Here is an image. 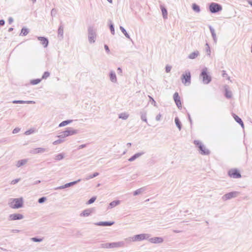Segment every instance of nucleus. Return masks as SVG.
<instances>
[{
	"label": "nucleus",
	"instance_id": "nucleus-1",
	"mask_svg": "<svg viewBox=\"0 0 252 252\" xmlns=\"http://www.w3.org/2000/svg\"><path fill=\"white\" fill-rule=\"evenodd\" d=\"M194 145L198 148L199 153L202 155L208 156L210 154V151L199 140H195L193 141Z\"/></svg>",
	"mask_w": 252,
	"mask_h": 252
},
{
	"label": "nucleus",
	"instance_id": "nucleus-2",
	"mask_svg": "<svg viewBox=\"0 0 252 252\" xmlns=\"http://www.w3.org/2000/svg\"><path fill=\"white\" fill-rule=\"evenodd\" d=\"M208 69L207 67H204L200 74V78H202V82L204 84H209L212 80V77L208 72Z\"/></svg>",
	"mask_w": 252,
	"mask_h": 252
},
{
	"label": "nucleus",
	"instance_id": "nucleus-3",
	"mask_svg": "<svg viewBox=\"0 0 252 252\" xmlns=\"http://www.w3.org/2000/svg\"><path fill=\"white\" fill-rule=\"evenodd\" d=\"M23 206V200L22 198H14L10 203V206L13 209H19Z\"/></svg>",
	"mask_w": 252,
	"mask_h": 252
},
{
	"label": "nucleus",
	"instance_id": "nucleus-4",
	"mask_svg": "<svg viewBox=\"0 0 252 252\" xmlns=\"http://www.w3.org/2000/svg\"><path fill=\"white\" fill-rule=\"evenodd\" d=\"M96 36L95 30L93 27L88 28V39L90 43H94Z\"/></svg>",
	"mask_w": 252,
	"mask_h": 252
},
{
	"label": "nucleus",
	"instance_id": "nucleus-5",
	"mask_svg": "<svg viewBox=\"0 0 252 252\" xmlns=\"http://www.w3.org/2000/svg\"><path fill=\"white\" fill-rule=\"evenodd\" d=\"M182 83L185 85H188L191 83V75L190 72L189 70H186L184 73H183L181 77Z\"/></svg>",
	"mask_w": 252,
	"mask_h": 252
},
{
	"label": "nucleus",
	"instance_id": "nucleus-6",
	"mask_svg": "<svg viewBox=\"0 0 252 252\" xmlns=\"http://www.w3.org/2000/svg\"><path fill=\"white\" fill-rule=\"evenodd\" d=\"M222 10V6L220 4L212 2L209 5V10L212 13H216Z\"/></svg>",
	"mask_w": 252,
	"mask_h": 252
},
{
	"label": "nucleus",
	"instance_id": "nucleus-7",
	"mask_svg": "<svg viewBox=\"0 0 252 252\" xmlns=\"http://www.w3.org/2000/svg\"><path fill=\"white\" fill-rule=\"evenodd\" d=\"M149 234H140L134 235L131 238H129V239H131L132 241H140L146 239H148L150 237ZM130 241V240H129Z\"/></svg>",
	"mask_w": 252,
	"mask_h": 252
},
{
	"label": "nucleus",
	"instance_id": "nucleus-8",
	"mask_svg": "<svg viewBox=\"0 0 252 252\" xmlns=\"http://www.w3.org/2000/svg\"><path fill=\"white\" fill-rule=\"evenodd\" d=\"M240 194V192L236 191L230 192L225 194L222 196V199L223 201H226L233 198L237 197Z\"/></svg>",
	"mask_w": 252,
	"mask_h": 252
},
{
	"label": "nucleus",
	"instance_id": "nucleus-9",
	"mask_svg": "<svg viewBox=\"0 0 252 252\" xmlns=\"http://www.w3.org/2000/svg\"><path fill=\"white\" fill-rule=\"evenodd\" d=\"M228 176L234 179H238L241 177V173L237 169H231L228 172Z\"/></svg>",
	"mask_w": 252,
	"mask_h": 252
},
{
	"label": "nucleus",
	"instance_id": "nucleus-10",
	"mask_svg": "<svg viewBox=\"0 0 252 252\" xmlns=\"http://www.w3.org/2000/svg\"><path fill=\"white\" fill-rule=\"evenodd\" d=\"M173 99L178 108L181 109L182 108V103L180 97L177 92L173 94Z\"/></svg>",
	"mask_w": 252,
	"mask_h": 252
},
{
	"label": "nucleus",
	"instance_id": "nucleus-11",
	"mask_svg": "<svg viewBox=\"0 0 252 252\" xmlns=\"http://www.w3.org/2000/svg\"><path fill=\"white\" fill-rule=\"evenodd\" d=\"M80 181H81V179H78L77 181H75L71 182H70V183H66V184H65L64 185L61 186H60L59 187H57V188H56L55 189L56 190H57V189H64L65 188H69L70 187H71V186H72L73 185H76V184H77L78 183H79Z\"/></svg>",
	"mask_w": 252,
	"mask_h": 252
},
{
	"label": "nucleus",
	"instance_id": "nucleus-12",
	"mask_svg": "<svg viewBox=\"0 0 252 252\" xmlns=\"http://www.w3.org/2000/svg\"><path fill=\"white\" fill-rule=\"evenodd\" d=\"M24 218V216L21 214H12L9 216V220H22Z\"/></svg>",
	"mask_w": 252,
	"mask_h": 252
},
{
	"label": "nucleus",
	"instance_id": "nucleus-13",
	"mask_svg": "<svg viewBox=\"0 0 252 252\" xmlns=\"http://www.w3.org/2000/svg\"><path fill=\"white\" fill-rule=\"evenodd\" d=\"M109 245L110 248L124 247L125 246V243L124 241L109 243Z\"/></svg>",
	"mask_w": 252,
	"mask_h": 252
},
{
	"label": "nucleus",
	"instance_id": "nucleus-14",
	"mask_svg": "<svg viewBox=\"0 0 252 252\" xmlns=\"http://www.w3.org/2000/svg\"><path fill=\"white\" fill-rule=\"evenodd\" d=\"M37 39L40 41V44L43 45L44 48L48 46L49 40L47 38L43 36H38Z\"/></svg>",
	"mask_w": 252,
	"mask_h": 252
},
{
	"label": "nucleus",
	"instance_id": "nucleus-15",
	"mask_svg": "<svg viewBox=\"0 0 252 252\" xmlns=\"http://www.w3.org/2000/svg\"><path fill=\"white\" fill-rule=\"evenodd\" d=\"M65 131V134L68 136L77 134L79 131L77 129H73L72 127H67Z\"/></svg>",
	"mask_w": 252,
	"mask_h": 252
},
{
	"label": "nucleus",
	"instance_id": "nucleus-16",
	"mask_svg": "<svg viewBox=\"0 0 252 252\" xmlns=\"http://www.w3.org/2000/svg\"><path fill=\"white\" fill-rule=\"evenodd\" d=\"M149 241L152 243L159 244L162 243L163 241V239L161 237H155L151 238H149Z\"/></svg>",
	"mask_w": 252,
	"mask_h": 252
},
{
	"label": "nucleus",
	"instance_id": "nucleus-17",
	"mask_svg": "<svg viewBox=\"0 0 252 252\" xmlns=\"http://www.w3.org/2000/svg\"><path fill=\"white\" fill-rule=\"evenodd\" d=\"M115 223L114 221H99L98 222H96L94 223L95 225L97 226H111L114 224Z\"/></svg>",
	"mask_w": 252,
	"mask_h": 252
},
{
	"label": "nucleus",
	"instance_id": "nucleus-18",
	"mask_svg": "<svg viewBox=\"0 0 252 252\" xmlns=\"http://www.w3.org/2000/svg\"><path fill=\"white\" fill-rule=\"evenodd\" d=\"M233 117L235 120L236 121V122L238 123L242 126V127L244 128V125L242 119L239 116H238L235 114H233Z\"/></svg>",
	"mask_w": 252,
	"mask_h": 252
},
{
	"label": "nucleus",
	"instance_id": "nucleus-19",
	"mask_svg": "<svg viewBox=\"0 0 252 252\" xmlns=\"http://www.w3.org/2000/svg\"><path fill=\"white\" fill-rule=\"evenodd\" d=\"M46 149L43 148H37L34 149L32 151H31V153L33 154H37L39 153H43L46 151Z\"/></svg>",
	"mask_w": 252,
	"mask_h": 252
},
{
	"label": "nucleus",
	"instance_id": "nucleus-20",
	"mask_svg": "<svg viewBox=\"0 0 252 252\" xmlns=\"http://www.w3.org/2000/svg\"><path fill=\"white\" fill-rule=\"evenodd\" d=\"M144 153H145L143 152H140V153H137L134 154V155H133L131 157H130L128 159V161H133L135 159H136L137 158H138L140 157V156H141L142 155H144Z\"/></svg>",
	"mask_w": 252,
	"mask_h": 252
},
{
	"label": "nucleus",
	"instance_id": "nucleus-21",
	"mask_svg": "<svg viewBox=\"0 0 252 252\" xmlns=\"http://www.w3.org/2000/svg\"><path fill=\"white\" fill-rule=\"evenodd\" d=\"M110 79L113 83H116L117 81L116 75L115 72L113 71H111L109 74Z\"/></svg>",
	"mask_w": 252,
	"mask_h": 252
},
{
	"label": "nucleus",
	"instance_id": "nucleus-22",
	"mask_svg": "<svg viewBox=\"0 0 252 252\" xmlns=\"http://www.w3.org/2000/svg\"><path fill=\"white\" fill-rule=\"evenodd\" d=\"M209 28L210 29V31L211 33V34H212V37L213 38V40L214 41V42L217 43V38L216 34L215 33V30L211 26H209Z\"/></svg>",
	"mask_w": 252,
	"mask_h": 252
},
{
	"label": "nucleus",
	"instance_id": "nucleus-23",
	"mask_svg": "<svg viewBox=\"0 0 252 252\" xmlns=\"http://www.w3.org/2000/svg\"><path fill=\"white\" fill-rule=\"evenodd\" d=\"M92 213V210L91 209H87L84 210L81 214L80 216L81 217H88Z\"/></svg>",
	"mask_w": 252,
	"mask_h": 252
},
{
	"label": "nucleus",
	"instance_id": "nucleus-24",
	"mask_svg": "<svg viewBox=\"0 0 252 252\" xmlns=\"http://www.w3.org/2000/svg\"><path fill=\"white\" fill-rule=\"evenodd\" d=\"M58 36L61 37V39L63 38V26L62 24H61L59 27L58 30Z\"/></svg>",
	"mask_w": 252,
	"mask_h": 252
},
{
	"label": "nucleus",
	"instance_id": "nucleus-25",
	"mask_svg": "<svg viewBox=\"0 0 252 252\" xmlns=\"http://www.w3.org/2000/svg\"><path fill=\"white\" fill-rule=\"evenodd\" d=\"M145 190H146L145 187L141 188L138 189L137 190H135L133 192V195L136 196V195H139L140 193L143 192Z\"/></svg>",
	"mask_w": 252,
	"mask_h": 252
},
{
	"label": "nucleus",
	"instance_id": "nucleus-26",
	"mask_svg": "<svg viewBox=\"0 0 252 252\" xmlns=\"http://www.w3.org/2000/svg\"><path fill=\"white\" fill-rule=\"evenodd\" d=\"M160 8H161V10L162 12L163 19H167V11L166 8L163 6H160Z\"/></svg>",
	"mask_w": 252,
	"mask_h": 252
},
{
	"label": "nucleus",
	"instance_id": "nucleus-27",
	"mask_svg": "<svg viewBox=\"0 0 252 252\" xmlns=\"http://www.w3.org/2000/svg\"><path fill=\"white\" fill-rule=\"evenodd\" d=\"M27 162H28L27 159H23L19 160L18 161V162L16 164V166H17V167H19L21 166L25 165L26 163H27Z\"/></svg>",
	"mask_w": 252,
	"mask_h": 252
},
{
	"label": "nucleus",
	"instance_id": "nucleus-28",
	"mask_svg": "<svg viewBox=\"0 0 252 252\" xmlns=\"http://www.w3.org/2000/svg\"><path fill=\"white\" fill-rule=\"evenodd\" d=\"M64 158V153H60L55 156L54 159L57 161L63 159Z\"/></svg>",
	"mask_w": 252,
	"mask_h": 252
},
{
	"label": "nucleus",
	"instance_id": "nucleus-29",
	"mask_svg": "<svg viewBox=\"0 0 252 252\" xmlns=\"http://www.w3.org/2000/svg\"><path fill=\"white\" fill-rule=\"evenodd\" d=\"M199 53L198 51H194V52L191 53V54H190L189 55L188 58L190 59H194L196 58L199 55Z\"/></svg>",
	"mask_w": 252,
	"mask_h": 252
},
{
	"label": "nucleus",
	"instance_id": "nucleus-30",
	"mask_svg": "<svg viewBox=\"0 0 252 252\" xmlns=\"http://www.w3.org/2000/svg\"><path fill=\"white\" fill-rule=\"evenodd\" d=\"M29 32V30L28 29L26 28H23L21 30V33L20 34V35L21 36H26L27 35Z\"/></svg>",
	"mask_w": 252,
	"mask_h": 252
},
{
	"label": "nucleus",
	"instance_id": "nucleus-31",
	"mask_svg": "<svg viewBox=\"0 0 252 252\" xmlns=\"http://www.w3.org/2000/svg\"><path fill=\"white\" fill-rule=\"evenodd\" d=\"M72 121H73L72 120H67L63 121L62 123H61L59 124V127L64 126L68 124H70Z\"/></svg>",
	"mask_w": 252,
	"mask_h": 252
},
{
	"label": "nucleus",
	"instance_id": "nucleus-32",
	"mask_svg": "<svg viewBox=\"0 0 252 252\" xmlns=\"http://www.w3.org/2000/svg\"><path fill=\"white\" fill-rule=\"evenodd\" d=\"M120 29L121 32H123V33L126 36V38H127L128 39H130V40H131V39L130 38V36L127 33V32H126L125 29L122 26H120Z\"/></svg>",
	"mask_w": 252,
	"mask_h": 252
},
{
	"label": "nucleus",
	"instance_id": "nucleus-33",
	"mask_svg": "<svg viewBox=\"0 0 252 252\" xmlns=\"http://www.w3.org/2000/svg\"><path fill=\"white\" fill-rule=\"evenodd\" d=\"M175 122L176 126L179 128V130H180L182 128V124L178 117H177L175 118Z\"/></svg>",
	"mask_w": 252,
	"mask_h": 252
},
{
	"label": "nucleus",
	"instance_id": "nucleus-34",
	"mask_svg": "<svg viewBox=\"0 0 252 252\" xmlns=\"http://www.w3.org/2000/svg\"><path fill=\"white\" fill-rule=\"evenodd\" d=\"M192 8L195 12L197 13H199L200 12V8L199 6L196 3L192 4Z\"/></svg>",
	"mask_w": 252,
	"mask_h": 252
},
{
	"label": "nucleus",
	"instance_id": "nucleus-35",
	"mask_svg": "<svg viewBox=\"0 0 252 252\" xmlns=\"http://www.w3.org/2000/svg\"><path fill=\"white\" fill-rule=\"evenodd\" d=\"M120 203V200L113 201H112L110 203L109 207L111 208H112L116 206L117 205H119Z\"/></svg>",
	"mask_w": 252,
	"mask_h": 252
},
{
	"label": "nucleus",
	"instance_id": "nucleus-36",
	"mask_svg": "<svg viewBox=\"0 0 252 252\" xmlns=\"http://www.w3.org/2000/svg\"><path fill=\"white\" fill-rule=\"evenodd\" d=\"M141 119L143 121H144L147 123V114L146 112H140Z\"/></svg>",
	"mask_w": 252,
	"mask_h": 252
},
{
	"label": "nucleus",
	"instance_id": "nucleus-37",
	"mask_svg": "<svg viewBox=\"0 0 252 252\" xmlns=\"http://www.w3.org/2000/svg\"><path fill=\"white\" fill-rule=\"evenodd\" d=\"M232 92L228 91L227 89H225V96L227 98H230L232 97Z\"/></svg>",
	"mask_w": 252,
	"mask_h": 252
},
{
	"label": "nucleus",
	"instance_id": "nucleus-38",
	"mask_svg": "<svg viewBox=\"0 0 252 252\" xmlns=\"http://www.w3.org/2000/svg\"><path fill=\"white\" fill-rule=\"evenodd\" d=\"M109 22H110L109 24V28L111 31V33L113 34H115V29H114V26L113 24L112 23V21L111 20H109Z\"/></svg>",
	"mask_w": 252,
	"mask_h": 252
},
{
	"label": "nucleus",
	"instance_id": "nucleus-39",
	"mask_svg": "<svg viewBox=\"0 0 252 252\" xmlns=\"http://www.w3.org/2000/svg\"><path fill=\"white\" fill-rule=\"evenodd\" d=\"M41 81V79H33V80H32L30 82V83L32 84V85H36L38 83H39Z\"/></svg>",
	"mask_w": 252,
	"mask_h": 252
},
{
	"label": "nucleus",
	"instance_id": "nucleus-40",
	"mask_svg": "<svg viewBox=\"0 0 252 252\" xmlns=\"http://www.w3.org/2000/svg\"><path fill=\"white\" fill-rule=\"evenodd\" d=\"M128 115L126 114V113H121L119 115V118L122 119L123 120H126L128 118Z\"/></svg>",
	"mask_w": 252,
	"mask_h": 252
},
{
	"label": "nucleus",
	"instance_id": "nucleus-41",
	"mask_svg": "<svg viewBox=\"0 0 252 252\" xmlns=\"http://www.w3.org/2000/svg\"><path fill=\"white\" fill-rule=\"evenodd\" d=\"M31 240L34 242H40L43 241V238H40L37 237H32L31 238Z\"/></svg>",
	"mask_w": 252,
	"mask_h": 252
},
{
	"label": "nucleus",
	"instance_id": "nucleus-42",
	"mask_svg": "<svg viewBox=\"0 0 252 252\" xmlns=\"http://www.w3.org/2000/svg\"><path fill=\"white\" fill-rule=\"evenodd\" d=\"M50 72L48 71L44 72V73H43V74L42 76L41 80L47 79L50 76Z\"/></svg>",
	"mask_w": 252,
	"mask_h": 252
},
{
	"label": "nucleus",
	"instance_id": "nucleus-43",
	"mask_svg": "<svg viewBox=\"0 0 252 252\" xmlns=\"http://www.w3.org/2000/svg\"><path fill=\"white\" fill-rule=\"evenodd\" d=\"M96 196H93L92 198H91L87 202V204H91L93 203L96 200Z\"/></svg>",
	"mask_w": 252,
	"mask_h": 252
},
{
	"label": "nucleus",
	"instance_id": "nucleus-44",
	"mask_svg": "<svg viewBox=\"0 0 252 252\" xmlns=\"http://www.w3.org/2000/svg\"><path fill=\"white\" fill-rule=\"evenodd\" d=\"M99 175V173L98 172H95L93 174L90 175L87 178H86V180H89L91 179H92L93 178H94L96 176H97Z\"/></svg>",
	"mask_w": 252,
	"mask_h": 252
},
{
	"label": "nucleus",
	"instance_id": "nucleus-45",
	"mask_svg": "<svg viewBox=\"0 0 252 252\" xmlns=\"http://www.w3.org/2000/svg\"><path fill=\"white\" fill-rule=\"evenodd\" d=\"M148 97L150 99V101L151 102V104H153L154 106H157V103L154 98L150 95H148Z\"/></svg>",
	"mask_w": 252,
	"mask_h": 252
},
{
	"label": "nucleus",
	"instance_id": "nucleus-46",
	"mask_svg": "<svg viewBox=\"0 0 252 252\" xmlns=\"http://www.w3.org/2000/svg\"><path fill=\"white\" fill-rule=\"evenodd\" d=\"M64 141V139H61V138H59V139H58V140H57L55 141L53 143V144L54 145H58V144H60V143H63Z\"/></svg>",
	"mask_w": 252,
	"mask_h": 252
},
{
	"label": "nucleus",
	"instance_id": "nucleus-47",
	"mask_svg": "<svg viewBox=\"0 0 252 252\" xmlns=\"http://www.w3.org/2000/svg\"><path fill=\"white\" fill-rule=\"evenodd\" d=\"M65 131H63L61 133H60V135L58 136V137L59 138H61L62 139H63L64 138L66 137H67V135L65 134Z\"/></svg>",
	"mask_w": 252,
	"mask_h": 252
},
{
	"label": "nucleus",
	"instance_id": "nucleus-48",
	"mask_svg": "<svg viewBox=\"0 0 252 252\" xmlns=\"http://www.w3.org/2000/svg\"><path fill=\"white\" fill-rule=\"evenodd\" d=\"M47 198L46 197H41L38 199V202L40 204L44 203Z\"/></svg>",
	"mask_w": 252,
	"mask_h": 252
},
{
	"label": "nucleus",
	"instance_id": "nucleus-49",
	"mask_svg": "<svg viewBox=\"0 0 252 252\" xmlns=\"http://www.w3.org/2000/svg\"><path fill=\"white\" fill-rule=\"evenodd\" d=\"M35 131V130L34 128H31L30 129H29L27 130L25 134L26 135H30L32 133H33Z\"/></svg>",
	"mask_w": 252,
	"mask_h": 252
},
{
	"label": "nucleus",
	"instance_id": "nucleus-50",
	"mask_svg": "<svg viewBox=\"0 0 252 252\" xmlns=\"http://www.w3.org/2000/svg\"><path fill=\"white\" fill-rule=\"evenodd\" d=\"M57 11L55 8H53L51 11V15L52 17L56 16L57 14Z\"/></svg>",
	"mask_w": 252,
	"mask_h": 252
},
{
	"label": "nucleus",
	"instance_id": "nucleus-51",
	"mask_svg": "<svg viewBox=\"0 0 252 252\" xmlns=\"http://www.w3.org/2000/svg\"><path fill=\"white\" fill-rule=\"evenodd\" d=\"M12 103L14 104H25V102L24 100H13Z\"/></svg>",
	"mask_w": 252,
	"mask_h": 252
},
{
	"label": "nucleus",
	"instance_id": "nucleus-52",
	"mask_svg": "<svg viewBox=\"0 0 252 252\" xmlns=\"http://www.w3.org/2000/svg\"><path fill=\"white\" fill-rule=\"evenodd\" d=\"M109 245V243H103L101 245V247L103 248H110Z\"/></svg>",
	"mask_w": 252,
	"mask_h": 252
},
{
	"label": "nucleus",
	"instance_id": "nucleus-53",
	"mask_svg": "<svg viewBox=\"0 0 252 252\" xmlns=\"http://www.w3.org/2000/svg\"><path fill=\"white\" fill-rule=\"evenodd\" d=\"M20 128H19V127H16V128H15L13 130V131H12V133H13V134H16V133H17L19 132L20 131Z\"/></svg>",
	"mask_w": 252,
	"mask_h": 252
},
{
	"label": "nucleus",
	"instance_id": "nucleus-54",
	"mask_svg": "<svg viewBox=\"0 0 252 252\" xmlns=\"http://www.w3.org/2000/svg\"><path fill=\"white\" fill-rule=\"evenodd\" d=\"M171 66L166 65V66L165 67V71L167 73L171 71Z\"/></svg>",
	"mask_w": 252,
	"mask_h": 252
},
{
	"label": "nucleus",
	"instance_id": "nucleus-55",
	"mask_svg": "<svg viewBox=\"0 0 252 252\" xmlns=\"http://www.w3.org/2000/svg\"><path fill=\"white\" fill-rule=\"evenodd\" d=\"M104 49L107 53H109L110 52L109 48L107 45H104Z\"/></svg>",
	"mask_w": 252,
	"mask_h": 252
},
{
	"label": "nucleus",
	"instance_id": "nucleus-56",
	"mask_svg": "<svg viewBox=\"0 0 252 252\" xmlns=\"http://www.w3.org/2000/svg\"><path fill=\"white\" fill-rule=\"evenodd\" d=\"M19 180H20L19 179L13 180L11 181V184H13V185L15 184L16 183H18Z\"/></svg>",
	"mask_w": 252,
	"mask_h": 252
},
{
	"label": "nucleus",
	"instance_id": "nucleus-57",
	"mask_svg": "<svg viewBox=\"0 0 252 252\" xmlns=\"http://www.w3.org/2000/svg\"><path fill=\"white\" fill-rule=\"evenodd\" d=\"M86 146H87V144H82V145H80L78 147L77 149L79 150V149H83L84 148H85Z\"/></svg>",
	"mask_w": 252,
	"mask_h": 252
},
{
	"label": "nucleus",
	"instance_id": "nucleus-58",
	"mask_svg": "<svg viewBox=\"0 0 252 252\" xmlns=\"http://www.w3.org/2000/svg\"><path fill=\"white\" fill-rule=\"evenodd\" d=\"M161 117V114H159L156 117V120L157 121H159L160 120V118Z\"/></svg>",
	"mask_w": 252,
	"mask_h": 252
},
{
	"label": "nucleus",
	"instance_id": "nucleus-59",
	"mask_svg": "<svg viewBox=\"0 0 252 252\" xmlns=\"http://www.w3.org/2000/svg\"><path fill=\"white\" fill-rule=\"evenodd\" d=\"M25 103L26 104H34L35 102L34 101L29 100V101H25Z\"/></svg>",
	"mask_w": 252,
	"mask_h": 252
},
{
	"label": "nucleus",
	"instance_id": "nucleus-60",
	"mask_svg": "<svg viewBox=\"0 0 252 252\" xmlns=\"http://www.w3.org/2000/svg\"><path fill=\"white\" fill-rule=\"evenodd\" d=\"M5 24V21L3 19L0 20V26H3Z\"/></svg>",
	"mask_w": 252,
	"mask_h": 252
},
{
	"label": "nucleus",
	"instance_id": "nucleus-61",
	"mask_svg": "<svg viewBox=\"0 0 252 252\" xmlns=\"http://www.w3.org/2000/svg\"><path fill=\"white\" fill-rule=\"evenodd\" d=\"M206 52H207L208 55H210L211 50H210V48L209 46H208V47L206 48Z\"/></svg>",
	"mask_w": 252,
	"mask_h": 252
},
{
	"label": "nucleus",
	"instance_id": "nucleus-62",
	"mask_svg": "<svg viewBox=\"0 0 252 252\" xmlns=\"http://www.w3.org/2000/svg\"><path fill=\"white\" fill-rule=\"evenodd\" d=\"M222 75L223 77H226L228 76L227 74L226 73V71L225 70H222Z\"/></svg>",
	"mask_w": 252,
	"mask_h": 252
},
{
	"label": "nucleus",
	"instance_id": "nucleus-63",
	"mask_svg": "<svg viewBox=\"0 0 252 252\" xmlns=\"http://www.w3.org/2000/svg\"><path fill=\"white\" fill-rule=\"evenodd\" d=\"M13 22V19L12 17H9L8 18V23L9 24H11Z\"/></svg>",
	"mask_w": 252,
	"mask_h": 252
},
{
	"label": "nucleus",
	"instance_id": "nucleus-64",
	"mask_svg": "<svg viewBox=\"0 0 252 252\" xmlns=\"http://www.w3.org/2000/svg\"><path fill=\"white\" fill-rule=\"evenodd\" d=\"M188 116L190 124L191 125L192 124V120L191 119V117H190V116L189 114H188Z\"/></svg>",
	"mask_w": 252,
	"mask_h": 252
}]
</instances>
